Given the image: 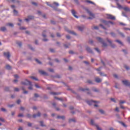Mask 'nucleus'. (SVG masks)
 I'll list each match as a JSON object with an SVG mask.
<instances>
[{"mask_svg": "<svg viewBox=\"0 0 130 130\" xmlns=\"http://www.w3.org/2000/svg\"><path fill=\"white\" fill-rule=\"evenodd\" d=\"M96 40H98V41H99V42H100L101 44H102L103 47H107V43L104 42V40H103V39L100 37H98L96 38Z\"/></svg>", "mask_w": 130, "mask_h": 130, "instance_id": "obj_1", "label": "nucleus"}, {"mask_svg": "<svg viewBox=\"0 0 130 130\" xmlns=\"http://www.w3.org/2000/svg\"><path fill=\"white\" fill-rule=\"evenodd\" d=\"M102 23L105 24L106 26H107V27H110L111 25H114V23L111 21H106V20H102Z\"/></svg>", "mask_w": 130, "mask_h": 130, "instance_id": "obj_2", "label": "nucleus"}, {"mask_svg": "<svg viewBox=\"0 0 130 130\" xmlns=\"http://www.w3.org/2000/svg\"><path fill=\"white\" fill-rule=\"evenodd\" d=\"M86 12L88 13L89 16H90V17H88L87 19L89 20H93V19L95 18V15L92 12L89 11L88 9L86 10Z\"/></svg>", "mask_w": 130, "mask_h": 130, "instance_id": "obj_3", "label": "nucleus"}, {"mask_svg": "<svg viewBox=\"0 0 130 130\" xmlns=\"http://www.w3.org/2000/svg\"><path fill=\"white\" fill-rule=\"evenodd\" d=\"M90 124H91V125H93L94 126H95L96 128V129L98 130H102V129H101V128H100L99 126H98V125L95 123V122H94V120H91Z\"/></svg>", "mask_w": 130, "mask_h": 130, "instance_id": "obj_4", "label": "nucleus"}, {"mask_svg": "<svg viewBox=\"0 0 130 130\" xmlns=\"http://www.w3.org/2000/svg\"><path fill=\"white\" fill-rule=\"evenodd\" d=\"M31 82L29 81V80L26 79L24 81L21 82L22 85H25V86H27L29 85V86H31Z\"/></svg>", "mask_w": 130, "mask_h": 130, "instance_id": "obj_5", "label": "nucleus"}, {"mask_svg": "<svg viewBox=\"0 0 130 130\" xmlns=\"http://www.w3.org/2000/svg\"><path fill=\"white\" fill-rule=\"evenodd\" d=\"M107 41L109 43L110 46L112 48H115V45L112 44V41H111V40H109V39L107 38L106 39Z\"/></svg>", "mask_w": 130, "mask_h": 130, "instance_id": "obj_6", "label": "nucleus"}, {"mask_svg": "<svg viewBox=\"0 0 130 130\" xmlns=\"http://www.w3.org/2000/svg\"><path fill=\"white\" fill-rule=\"evenodd\" d=\"M107 18L110 19V20H115V17L113 16L110 14L107 15Z\"/></svg>", "mask_w": 130, "mask_h": 130, "instance_id": "obj_7", "label": "nucleus"}, {"mask_svg": "<svg viewBox=\"0 0 130 130\" xmlns=\"http://www.w3.org/2000/svg\"><path fill=\"white\" fill-rule=\"evenodd\" d=\"M71 13L74 17H75V18H76V19H78V18H79V17H78V16L76 15L77 14V12H76V11L74 9L71 10Z\"/></svg>", "mask_w": 130, "mask_h": 130, "instance_id": "obj_8", "label": "nucleus"}, {"mask_svg": "<svg viewBox=\"0 0 130 130\" xmlns=\"http://www.w3.org/2000/svg\"><path fill=\"white\" fill-rule=\"evenodd\" d=\"M122 83L125 86H130L129 81L127 80H123Z\"/></svg>", "mask_w": 130, "mask_h": 130, "instance_id": "obj_9", "label": "nucleus"}, {"mask_svg": "<svg viewBox=\"0 0 130 130\" xmlns=\"http://www.w3.org/2000/svg\"><path fill=\"white\" fill-rule=\"evenodd\" d=\"M95 81L96 83H101V82H102V79H100L99 77H96L95 78Z\"/></svg>", "mask_w": 130, "mask_h": 130, "instance_id": "obj_10", "label": "nucleus"}, {"mask_svg": "<svg viewBox=\"0 0 130 130\" xmlns=\"http://www.w3.org/2000/svg\"><path fill=\"white\" fill-rule=\"evenodd\" d=\"M5 56H6L8 59H10V57H11V54H10V52H7L4 53Z\"/></svg>", "mask_w": 130, "mask_h": 130, "instance_id": "obj_11", "label": "nucleus"}, {"mask_svg": "<svg viewBox=\"0 0 130 130\" xmlns=\"http://www.w3.org/2000/svg\"><path fill=\"white\" fill-rule=\"evenodd\" d=\"M39 72L40 74H41V75H43V76H47V73L45 72L44 71L40 70L39 71Z\"/></svg>", "mask_w": 130, "mask_h": 130, "instance_id": "obj_12", "label": "nucleus"}, {"mask_svg": "<svg viewBox=\"0 0 130 130\" xmlns=\"http://www.w3.org/2000/svg\"><path fill=\"white\" fill-rule=\"evenodd\" d=\"M32 19H34V17L32 16H29L27 18L25 19V21L26 22H29L30 20H32Z\"/></svg>", "mask_w": 130, "mask_h": 130, "instance_id": "obj_13", "label": "nucleus"}, {"mask_svg": "<svg viewBox=\"0 0 130 130\" xmlns=\"http://www.w3.org/2000/svg\"><path fill=\"white\" fill-rule=\"evenodd\" d=\"M86 49L87 51L88 52H89V53H93V51H92L91 48H90V47H89L88 46L86 47Z\"/></svg>", "mask_w": 130, "mask_h": 130, "instance_id": "obj_14", "label": "nucleus"}, {"mask_svg": "<svg viewBox=\"0 0 130 130\" xmlns=\"http://www.w3.org/2000/svg\"><path fill=\"white\" fill-rule=\"evenodd\" d=\"M95 102H96L93 101L92 100L86 101V103H87V104H88V105H92L93 104V103H94Z\"/></svg>", "mask_w": 130, "mask_h": 130, "instance_id": "obj_15", "label": "nucleus"}, {"mask_svg": "<svg viewBox=\"0 0 130 130\" xmlns=\"http://www.w3.org/2000/svg\"><path fill=\"white\" fill-rule=\"evenodd\" d=\"M38 97H39V94L37 93H35L32 100H34V101H36V98H38Z\"/></svg>", "mask_w": 130, "mask_h": 130, "instance_id": "obj_16", "label": "nucleus"}, {"mask_svg": "<svg viewBox=\"0 0 130 130\" xmlns=\"http://www.w3.org/2000/svg\"><path fill=\"white\" fill-rule=\"evenodd\" d=\"M41 115V113H40V112H38L37 114H34L33 115V117L34 118H36V117H39V116H40Z\"/></svg>", "mask_w": 130, "mask_h": 130, "instance_id": "obj_17", "label": "nucleus"}, {"mask_svg": "<svg viewBox=\"0 0 130 130\" xmlns=\"http://www.w3.org/2000/svg\"><path fill=\"white\" fill-rule=\"evenodd\" d=\"M57 118L58 119H62L63 120V119L66 118V117H64V116H57Z\"/></svg>", "mask_w": 130, "mask_h": 130, "instance_id": "obj_18", "label": "nucleus"}, {"mask_svg": "<svg viewBox=\"0 0 130 130\" xmlns=\"http://www.w3.org/2000/svg\"><path fill=\"white\" fill-rule=\"evenodd\" d=\"M67 31H68L69 33H70V34H72L73 35H77V34H76V32H75L74 31L69 30L68 29H67Z\"/></svg>", "mask_w": 130, "mask_h": 130, "instance_id": "obj_19", "label": "nucleus"}, {"mask_svg": "<svg viewBox=\"0 0 130 130\" xmlns=\"http://www.w3.org/2000/svg\"><path fill=\"white\" fill-rule=\"evenodd\" d=\"M84 28H85L84 25L78 26V30H79V31H83V30H84Z\"/></svg>", "mask_w": 130, "mask_h": 130, "instance_id": "obj_20", "label": "nucleus"}, {"mask_svg": "<svg viewBox=\"0 0 130 130\" xmlns=\"http://www.w3.org/2000/svg\"><path fill=\"white\" fill-rule=\"evenodd\" d=\"M123 10L125 11L126 12H130V9L128 7H124L123 8Z\"/></svg>", "mask_w": 130, "mask_h": 130, "instance_id": "obj_21", "label": "nucleus"}, {"mask_svg": "<svg viewBox=\"0 0 130 130\" xmlns=\"http://www.w3.org/2000/svg\"><path fill=\"white\" fill-rule=\"evenodd\" d=\"M85 2H86V3H87L88 4H91L92 5H95V4L93 2L89 1V0H86Z\"/></svg>", "mask_w": 130, "mask_h": 130, "instance_id": "obj_22", "label": "nucleus"}, {"mask_svg": "<svg viewBox=\"0 0 130 130\" xmlns=\"http://www.w3.org/2000/svg\"><path fill=\"white\" fill-rule=\"evenodd\" d=\"M6 70H11L12 67L10 65L8 64L6 66Z\"/></svg>", "mask_w": 130, "mask_h": 130, "instance_id": "obj_23", "label": "nucleus"}, {"mask_svg": "<svg viewBox=\"0 0 130 130\" xmlns=\"http://www.w3.org/2000/svg\"><path fill=\"white\" fill-rule=\"evenodd\" d=\"M69 122H76V119L75 118L70 119Z\"/></svg>", "mask_w": 130, "mask_h": 130, "instance_id": "obj_24", "label": "nucleus"}, {"mask_svg": "<svg viewBox=\"0 0 130 130\" xmlns=\"http://www.w3.org/2000/svg\"><path fill=\"white\" fill-rule=\"evenodd\" d=\"M6 26H9V27H14V24L13 23H9L6 24Z\"/></svg>", "mask_w": 130, "mask_h": 130, "instance_id": "obj_25", "label": "nucleus"}, {"mask_svg": "<svg viewBox=\"0 0 130 130\" xmlns=\"http://www.w3.org/2000/svg\"><path fill=\"white\" fill-rule=\"evenodd\" d=\"M99 74L102 77H106V74H104V73L102 72H100Z\"/></svg>", "mask_w": 130, "mask_h": 130, "instance_id": "obj_26", "label": "nucleus"}, {"mask_svg": "<svg viewBox=\"0 0 130 130\" xmlns=\"http://www.w3.org/2000/svg\"><path fill=\"white\" fill-rule=\"evenodd\" d=\"M80 90L83 92H85V91H89V88H81Z\"/></svg>", "mask_w": 130, "mask_h": 130, "instance_id": "obj_27", "label": "nucleus"}, {"mask_svg": "<svg viewBox=\"0 0 130 130\" xmlns=\"http://www.w3.org/2000/svg\"><path fill=\"white\" fill-rule=\"evenodd\" d=\"M29 86H30L28 87V90H33V85H32V82H31V85Z\"/></svg>", "mask_w": 130, "mask_h": 130, "instance_id": "obj_28", "label": "nucleus"}, {"mask_svg": "<svg viewBox=\"0 0 130 130\" xmlns=\"http://www.w3.org/2000/svg\"><path fill=\"white\" fill-rule=\"evenodd\" d=\"M40 123L41 124V126H46V125H45V124H44L43 121H40Z\"/></svg>", "mask_w": 130, "mask_h": 130, "instance_id": "obj_29", "label": "nucleus"}, {"mask_svg": "<svg viewBox=\"0 0 130 130\" xmlns=\"http://www.w3.org/2000/svg\"><path fill=\"white\" fill-rule=\"evenodd\" d=\"M14 15V16H17L18 15V11H17L16 10H14L13 11Z\"/></svg>", "mask_w": 130, "mask_h": 130, "instance_id": "obj_30", "label": "nucleus"}, {"mask_svg": "<svg viewBox=\"0 0 130 130\" xmlns=\"http://www.w3.org/2000/svg\"><path fill=\"white\" fill-rule=\"evenodd\" d=\"M115 42H117V43H119V44L122 45V42H121V41H120V40H117L115 41Z\"/></svg>", "mask_w": 130, "mask_h": 130, "instance_id": "obj_31", "label": "nucleus"}, {"mask_svg": "<svg viewBox=\"0 0 130 130\" xmlns=\"http://www.w3.org/2000/svg\"><path fill=\"white\" fill-rule=\"evenodd\" d=\"M92 91H93V92H98V89L97 88H95V87H93L92 88Z\"/></svg>", "mask_w": 130, "mask_h": 130, "instance_id": "obj_32", "label": "nucleus"}, {"mask_svg": "<svg viewBox=\"0 0 130 130\" xmlns=\"http://www.w3.org/2000/svg\"><path fill=\"white\" fill-rule=\"evenodd\" d=\"M1 31H5L7 30V28L5 27H2L1 28Z\"/></svg>", "mask_w": 130, "mask_h": 130, "instance_id": "obj_33", "label": "nucleus"}, {"mask_svg": "<svg viewBox=\"0 0 130 130\" xmlns=\"http://www.w3.org/2000/svg\"><path fill=\"white\" fill-rule=\"evenodd\" d=\"M30 79L35 80V81H38V79L36 78L35 77L31 76Z\"/></svg>", "mask_w": 130, "mask_h": 130, "instance_id": "obj_34", "label": "nucleus"}, {"mask_svg": "<svg viewBox=\"0 0 130 130\" xmlns=\"http://www.w3.org/2000/svg\"><path fill=\"white\" fill-rule=\"evenodd\" d=\"M87 83L88 84H93V81H92L91 80H87Z\"/></svg>", "mask_w": 130, "mask_h": 130, "instance_id": "obj_35", "label": "nucleus"}, {"mask_svg": "<svg viewBox=\"0 0 130 130\" xmlns=\"http://www.w3.org/2000/svg\"><path fill=\"white\" fill-rule=\"evenodd\" d=\"M53 5H54V6H56V7H58V6H59V4L56 2H54Z\"/></svg>", "mask_w": 130, "mask_h": 130, "instance_id": "obj_36", "label": "nucleus"}, {"mask_svg": "<svg viewBox=\"0 0 130 130\" xmlns=\"http://www.w3.org/2000/svg\"><path fill=\"white\" fill-rule=\"evenodd\" d=\"M71 45L70 43H69L68 45L67 44H64V46L66 47V48H68V47Z\"/></svg>", "mask_w": 130, "mask_h": 130, "instance_id": "obj_37", "label": "nucleus"}, {"mask_svg": "<svg viewBox=\"0 0 130 130\" xmlns=\"http://www.w3.org/2000/svg\"><path fill=\"white\" fill-rule=\"evenodd\" d=\"M118 34L121 35V37L124 38V35L122 32H118Z\"/></svg>", "mask_w": 130, "mask_h": 130, "instance_id": "obj_38", "label": "nucleus"}, {"mask_svg": "<svg viewBox=\"0 0 130 130\" xmlns=\"http://www.w3.org/2000/svg\"><path fill=\"white\" fill-rule=\"evenodd\" d=\"M123 103H125V101H119L120 105H121V104H123Z\"/></svg>", "mask_w": 130, "mask_h": 130, "instance_id": "obj_39", "label": "nucleus"}, {"mask_svg": "<svg viewBox=\"0 0 130 130\" xmlns=\"http://www.w3.org/2000/svg\"><path fill=\"white\" fill-rule=\"evenodd\" d=\"M100 26L101 27H102V28L103 29H104V30H106V27H105L104 26H103V25H102V24H100Z\"/></svg>", "mask_w": 130, "mask_h": 130, "instance_id": "obj_40", "label": "nucleus"}, {"mask_svg": "<svg viewBox=\"0 0 130 130\" xmlns=\"http://www.w3.org/2000/svg\"><path fill=\"white\" fill-rule=\"evenodd\" d=\"M50 94H51V95H58V93L56 92H51Z\"/></svg>", "mask_w": 130, "mask_h": 130, "instance_id": "obj_41", "label": "nucleus"}, {"mask_svg": "<svg viewBox=\"0 0 130 130\" xmlns=\"http://www.w3.org/2000/svg\"><path fill=\"white\" fill-rule=\"evenodd\" d=\"M1 110H2V111H3V112H6V111H7V110H6V109H5L4 108H2L1 109Z\"/></svg>", "mask_w": 130, "mask_h": 130, "instance_id": "obj_42", "label": "nucleus"}, {"mask_svg": "<svg viewBox=\"0 0 130 130\" xmlns=\"http://www.w3.org/2000/svg\"><path fill=\"white\" fill-rule=\"evenodd\" d=\"M111 36H112V37H115V34L113 33V32H111L110 33Z\"/></svg>", "mask_w": 130, "mask_h": 130, "instance_id": "obj_43", "label": "nucleus"}, {"mask_svg": "<svg viewBox=\"0 0 130 130\" xmlns=\"http://www.w3.org/2000/svg\"><path fill=\"white\" fill-rule=\"evenodd\" d=\"M99 112L102 113V114H104V111L103 110H100Z\"/></svg>", "mask_w": 130, "mask_h": 130, "instance_id": "obj_44", "label": "nucleus"}, {"mask_svg": "<svg viewBox=\"0 0 130 130\" xmlns=\"http://www.w3.org/2000/svg\"><path fill=\"white\" fill-rule=\"evenodd\" d=\"M35 86L36 88H37L38 89L40 88V86H39V85H38V84H36L35 85Z\"/></svg>", "mask_w": 130, "mask_h": 130, "instance_id": "obj_45", "label": "nucleus"}, {"mask_svg": "<svg viewBox=\"0 0 130 130\" xmlns=\"http://www.w3.org/2000/svg\"><path fill=\"white\" fill-rule=\"evenodd\" d=\"M36 61H37V62H38V63H39V64H41V62L39 60L36 59Z\"/></svg>", "mask_w": 130, "mask_h": 130, "instance_id": "obj_46", "label": "nucleus"}, {"mask_svg": "<svg viewBox=\"0 0 130 130\" xmlns=\"http://www.w3.org/2000/svg\"><path fill=\"white\" fill-rule=\"evenodd\" d=\"M14 91H15L16 92H19V89L18 88H14Z\"/></svg>", "mask_w": 130, "mask_h": 130, "instance_id": "obj_47", "label": "nucleus"}, {"mask_svg": "<svg viewBox=\"0 0 130 130\" xmlns=\"http://www.w3.org/2000/svg\"><path fill=\"white\" fill-rule=\"evenodd\" d=\"M55 99H57V100H59L60 101H62V98H56L55 97Z\"/></svg>", "mask_w": 130, "mask_h": 130, "instance_id": "obj_48", "label": "nucleus"}, {"mask_svg": "<svg viewBox=\"0 0 130 130\" xmlns=\"http://www.w3.org/2000/svg\"><path fill=\"white\" fill-rule=\"evenodd\" d=\"M95 50H96V51H97V52H98L99 53H100V51L99 50V49L98 48H95Z\"/></svg>", "mask_w": 130, "mask_h": 130, "instance_id": "obj_49", "label": "nucleus"}, {"mask_svg": "<svg viewBox=\"0 0 130 130\" xmlns=\"http://www.w3.org/2000/svg\"><path fill=\"white\" fill-rule=\"evenodd\" d=\"M122 16H123V17H126V18H127V16L125 15V13L124 12H122Z\"/></svg>", "mask_w": 130, "mask_h": 130, "instance_id": "obj_50", "label": "nucleus"}, {"mask_svg": "<svg viewBox=\"0 0 130 130\" xmlns=\"http://www.w3.org/2000/svg\"><path fill=\"white\" fill-rule=\"evenodd\" d=\"M1 121H2V122H5V119L2 117L0 118Z\"/></svg>", "mask_w": 130, "mask_h": 130, "instance_id": "obj_51", "label": "nucleus"}, {"mask_svg": "<svg viewBox=\"0 0 130 130\" xmlns=\"http://www.w3.org/2000/svg\"><path fill=\"white\" fill-rule=\"evenodd\" d=\"M23 116H24V115H23V114H19L18 115V117H23Z\"/></svg>", "mask_w": 130, "mask_h": 130, "instance_id": "obj_52", "label": "nucleus"}, {"mask_svg": "<svg viewBox=\"0 0 130 130\" xmlns=\"http://www.w3.org/2000/svg\"><path fill=\"white\" fill-rule=\"evenodd\" d=\"M121 124H122V125H123V126H124V127H126V125H125V124H124V123L121 122Z\"/></svg>", "mask_w": 130, "mask_h": 130, "instance_id": "obj_53", "label": "nucleus"}, {"mask_svg": "<svg viewBox=\"0 0 130 130\" xmlns=\"http://www.w3.org/2000/svg\"><path fill=\"white\" fill-rule=\"evenodd\" d=\"M49 71L51 72V73H53L54 70L52 69H49Z\"/></svg>", "mask_w": 130, "mask_h": 130, "instance_id": "obj_54", "label": "nucleus"}, {"mask_svg": "<svg viewBox=\"0 0 130 130\" xmlns=\"http://www.w3.org/2000/svg\"><path fill=\"white\" fill-rule=\"evenodd\" d=\"M125 69H126L127 71H128V70H129V67L128 66H125Z\"/></svg>", "mask_w": 130, "mask_h": 130, "instance_id": "obj_55", "label": "nucleus"}, {"mask_svg": "<svg viewBox=\"0 0 130 130\" xmlns=\"http://www.w3.org/2000/svg\"><path fill=\"white\" fill-rule=\"evenodd\" d=\"M27 125L28 126L31 127L32 126V123L28 122Z\"/></svg>", "mask_w": 130, "mask_h": 130, "instance_id": "obj_56", "label": "nucleus"}, {"mask_svg": "<svg viewBox=\"0 0 130 130\" xmlns=\"http://www.w3.org/2000/svg\"><path fill=\"white\" fill-rule=\"evenodd\" d=\"M17 104H20L21 103V101L20 100H18L17 101Z\"/></svg>", "mask_w": 130, "mask_h": 130, "instance_id": "obj_57", "label": "nucleus"}, {"mask_svg": "<svg viewBox=\"0 0 130 130\" xmlns=\"http://www.w3.org/2000/svg\"><path fill=\"white\" fill-rule=\"evenodd\" d=\"M25 86H22V87H21V89H22L23 91H25Z\"/></svg>", "mask_w": 130, "mask_h": 130, "instance_id": "obj_58", "label": "nucleus"}, {"mask_svg": "<svg viewBox=\"0 0 130 130\" xmlns=\"http://www.w3.org/2000/svg\"><path fill=\"white\" fill-rule=\"evenodd\" d=\"M114 77L116 79H117L118 78V77L117 76V75L116 74L114 75Z\"/></svg>", "mask_w": 130, "mask_h": 130, "instance_id": "obj_59", "label": "nucleus"}, {"mask_svg": "<svg viewBox=\"0 0 130 130\" xmlns=\"http://www.w3.org/2000/svg\"><path fill=\"white\" fill-rule=\"evenodd\" d=\"M9 87H5V91H9Z\"/></svg>", "mask_w": 130, "mask_h": 130, "instance_id": "obj_60", "label": "nucleus"}, {"mask_svg": "<svg viewBox=\"0 0 130 130\" xmlns=\"http://www.w3.org/2000/svg\"><path fill=\"white\" fill-rule=\"evenodd\" d=\"M13 82H14V83H18V79H15V80H14V81H13Z\"/></svg>", "mask_w": 130, "mask_h": 130, "instance_id": "obj_61", "label": "nucleus"}, {"mask_svg": "<svg viewBox=\"0 0 130 130\" xmlns=\"http://www.w3.org/2000/svg\"><path fill=\"white\" fill-rule=\"evenodd\" d=\"M66 38H67V39H71V36H67Z\"/></svg>", "mask_w": 130, "mask_h": 130, "instance_id": "obj_62", "label": "nucleus"}, {"mask_svg": "<svg viewBox=\"0 0 130 130\" xmlns=\"http://www.w3.org/2000/svg\"><path fill=\"white\" fill-rule=\"evenodd\" d=\"M57 37H60V34H59V33H57Z\"/></svg>", "mask_w": 130, "mask_h": 130, "instance_id": "obj_63", "label": "nucleus"}, {"mask_svg": "<svg viewBox=\"0 0 130 130\" xmlns=\"http://www.w3.org/2000/svg\"><path fill=\"white\" fill-rule=\"evenodd\" d=\"M127 41H128V42H129V43H130V38L129 37H128L127 38Z\"/></svg>", "mask_w": 130, "mask_h": 130, "instance_id": "obj_64", "label": "nucleus"}]
</instances>
